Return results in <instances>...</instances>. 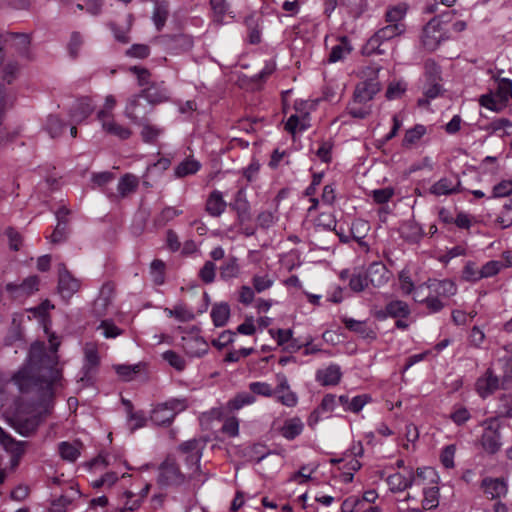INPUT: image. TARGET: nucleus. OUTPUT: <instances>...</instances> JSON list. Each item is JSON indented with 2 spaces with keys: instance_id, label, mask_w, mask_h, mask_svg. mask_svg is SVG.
Listing matches in <instances>:
<instances>
[{
  "instance_id": "nucleus-6",
  "label": "nucleus",
  "mask_w": 512,
  "mask_h": 512,
  "mask_svg": "<svg viewBox=\"0 0 512 512\" xmlns=\"http://www.w3.org/2000/svg\"><path fill=\"white\" fill-rule=\"evenodd\" d=\"M185 475L179 470L174 459L167 458L159 467L158 484L161 486L180 485L184 483Z\"/></svg>"
},
{
  "instance_id": "nucleus-25",
  "label": "nucleus",
  "mask_w": 512,
  "mask_h": 512,
  "mask_svg": "<svg viewBox=\"0 0 512 512\" xmlns=\"http://www.w3.org/2000/svg\"><path fill=\"white\" fill-rule=\"evenodd\" d=\"M316 378L323 385H335L341 378L340 367L337 365H330L323 370H319L316 374Z\"/></svg>"
},
{
  "instance_id": "nucleus-12",
  "label": "nucleus",
  "mask_w": 512,
  "mask_h": 512,
  "mask_svg": "<svg viewBox=\"0 0 512 512\" xmlns=\"http://www.w3.org/2000/svg\"><path fill=\"white\" fill-rule=\"evenodd\" d=\"M182 347L186 354L191 357H200L208 351L207 342L197 335L183 336Z\"/></svg>"
},
{
  "instance_id": "nucleus-35",
  "label": "nucleus",
  "mask_w": 512,
  "mask_h": 512,
  "mask_svg": "<svg viewBox=\"0 0 512 512\" xmlns=\"http://www.w3.org/2000/svg\"><path fill=\"white\" fill-rule=\"evenodd\" d=\"M138 186V179L134 175H124L118 183V192L121 197H126L130 193H133Z\"/></svg>"
},
{
  "instance_id": "nucleus-60",
  "label": "nucleus",
  "mask_w": 512,
  "mask_h": 512,
  "mask_svg": "<svg viewBox=\"0 0 512 512\" xmlns=\"http://www.w3.org/2000/svg\"><path fill=\"white\" fill-rule=\"evenodd\" d=\"M66 235H67V223L58 221V223L51 235V242L52 243H60L66 239Z\"/></svg>"
},
{
  "instance_id": "nucleus-17",
  "label": "nucleus",
  "mask_w": 512,
  "mask_h": 512,
  "mask_svg": "<svg viewBox=\"0 0 512 512\" xmlns=\"http://www.w3.org/2000/svg\"><path fill=\"white\" fill-rule=\"evenodd\" d=\"M99 121L101 123L103 131L108 135L115 136L120 140H126L130 138L132 135V131L130 128L119 124L114 120L113 117Z\"/></svg>"
},
{
  "instance_id": "nucleus-2",
  "label": "nucleus",
  "mask_w": 512,
  "mask_h": 512,
  "mask_svg": "<svg viewBox=\"0 0 512 512\" xmlns=\"http://www.w3.org/2000/svg\"><path fill=\"white\" fill-rule=\"evenodd\" d=\"M187 408L186 399H171L158 404L151 413V420L157 425H167L174 417Z\"/></svg>"
},
{
  "instance_id": "nucleus-52",
  "label": "nucleus",
  "mask_w": 512,
  "mask_h": 512,
  "mask_svg": "<svg viewBox=\"0 0 512 512\" xmlns=\"http://www.w3.org/2000/svg\"><path fill=\"white\" fill-rule=\"evenodd\" d=\"M255 401V397L250 393L238 394L234 399L229 402V406L232 409L238 410L244 405L252 404Z\"/></svg>"
},
{
  "instance_id": "nucleus-29",
  "label": "nucleus",
  "mask_w": 512,
  "mask_h": 512,
  "mask_svg": "<svg viewBox=\"0 0 512 512\" xmlns=\"http://www.w3.org/2000/svg\"><path fill=\"white\" fill-rule=\"evenodd\" d=\"M427 288L433 289V292L437 296L450 297L456 293V286L450 280L429 281L427 283Z\"/></svg>"
},
{
  "instance_id": "nucleus-47",
  "label": "nucleus",
  "mask_w": 512,
  "mask_h": 512,
  "mask_svg": "<svg viewBox=\"0 0 512 512\" xmlns=\"http://www.w3.org/2000/svg\"><path fill=\"white\" fill-rule=\"evenodd\" d=\"M216 265L212 261H206L199 271V277L204 283H212L215 279Z\"/></svg>"
},
{
  "instance_id": "nucleus-64",
  "label": "nucleus",
  "mask_w": 512,
  "mask_h": 512,
  "mask_svg": "<svg viewBox=\"0 0 512 512\" xmlns=\"http://www.w3.org/2000/svg\"><path fill=\"white\" fill-rule=\"evenodd\" d=\"M500 402V415L505 417H512V394L502 396Z\"/></svg>"
},
{
  "instance_id": "nucleus-5",
  "label": "nucleus",
  "mask_w": 512,
  "mask_h": 512,
  "mask_svg": "<svg viewBox=\"0 0 512 512\" xmlns=\"http://www.w3.org/2000/svg\"><path fill=\"white\" fill-rule=\"evenodd\" d=\"M81 282L75 278L67 269L65 264L58 265V292L65 300H69L76 292L79 291Z\"/></svg>"
},
{
  "instance_id": "nucleus-3",
  "label": "nucleus",
  "mask_w": 512,
  "mask_h": 512,
  "mask_svg": "<svg viewBox=\"0 0 512 512\" xmlns=\"http://www.w3.org/2000/svg\"><path fill=\"white\" fill-rule=\"evenodd\" d=\"M152 107L139 93L131 95L124 108L125 117L134 124H144L148 120V115L152 112Z\"/></svg>"
},
{
  "instance_id": "nucleus-58",
  "label": "nucleus",
  "mask_w": 512,
  "mask_h": 512,
  "mask_svg": "<svg viewBox=\"0 0 512 512\" xmlns=\"http://www.w3.org/2000/svg\"><path fill=\"white\" fill-rule=\"evenodd\" d=\"M100 329H103V334L106 338H115L119 336L122 331L113 322L104 320L101 322Z\"/></svg>"
},
{
  "instance_id": "nucleus-33",
  "label": "nucleus",
  "mask_w": 512,
  "mask_h": 512,
  "mask_svg": "<svg viewBox=\"0 0 512 512\" xmlns=\"http://www.w3.org/2000/svg\"><path fill=\"white\" fill-rule=\"evenodd\" d=\"M426 133V127L423 125H415L413 128L406 131L402 141V146L410 148L416 144Z\"/></svg>"
},
{
  "instance_id": "nucleus-51",
  "label": "nucleus",
  "mask_w": 512,
  "mask_h": 512,
  "mask_svg": "<svg viewBox=\"0 0 512 512\" xmlns=\"http://www.w3.org/2000/svg\"><path fill=\"white\" fill-rule=\"evenodd\" d=\"M406 91V83L402 80L392 82L386 90V98L396 99L399 98Z\"/></svg>"
},
{
  "instance_id": "nucleus-43",
  "label": "nucleus",
  "mask_w": 512,
  "mask_h": 512,
  "mask_svg": "<svg viewBox=\"0 0 512 512\" xmlns=\"http://www.w3.org/2000/svg\"><path fill=\"white\" fill-rule=\"evenodd\" d=\"M438 487H430L424 491V499L422 501L423 509L430 510L438 506Z\"/></svg>"
},
{
  "instance_id": "nucleus-44",
  "label": "nucleus",
  "mask_w": 512,
  "mask_h": 512,
  "mask_svg": "<svg viewBox=\"0 0 512 512\" xmlns=\"http://www.w3.org/2000/svg\"><path fill=\"white\" fill-rule=\"evenodd\" d=\"M274 281L267 274L266 275H254L252 278V285L256 292L261 293L270 287H272Z\"/></svg>"
},
{
  "instance_id": "nucleus-42",
  "label": "nucleus",
  "mask_w": 512,
  "mask_h": 512,
  "mask_svg": "<svg viewBox=\"0 0 512 512\" xmlns=\"http://www.w3.org/2000/svg\"><path fill=\"white\" fill-rule=\"evenodd\" d=\"M142 125L141 137L142 140L146 143H153L162 133V129L151 125L148 123V120L144 122Z\"/></svg>"
},
{
  "instance_id": "nucleus-28",
  "label": "nucleus",
  "mask_w": 512,
  "mask_h": 512,
  "mask_svg": "<svg viewBox=\"0 0 512 512\" xmlns=\"http://www.w3.org/2000/svg\"><path fill=\"white\" fill-rule=\"evenodd\" d=\"M382 30L376 32L364 45L362 49L363 55L366 57L381 56L382 50L381 45L383 42V36L381 35Z\"/></svg>"
},
{
  "instance_id": "nucleus-22",
  "label": "nucleus",
  "mask_w": 512,
  "mask_h": 512,
  "mask_svg": "<svg viewBox=\"0 0 512 512\" xmlns=\"http://www.w3.org/2000/svg\"><path fill=\"white\" fill-rule=\"evenodd\" d=\"M203 442L200 439H191L179 446V450L187 455V460L191 459L197 464L200 462Z\"/></svg>"
},
{
  "instance_id": "nucleus-53",
  "label": "nucleus",
  "mask_w": 512,
  "mask_h": 512,
  "mask_svg": "<svg viewBox=\"0 0 512 512\" xmlns=\"http://www.w3.org/2000/svg\"><path fill=\"white\" fill-rule=\"evenodd\" d=\"M350 288L355 292L362 291L365 287H368V281L366 274L363 276L361 273H354L351 275L349 280Z\"/></svg>"
},
{
  "instance_id": "nucleus-20",
  "label": "nucleus",
  "mask_w": 512,
  "mask_h": 512,
  "mask_svg": "<svg viewBox=\"0 0 512 512\" xmlns=\"http://www.w3.org/2000/svg\"><path fill=\"white\" fill-rule=\"evenodd\" d=\"M94 110L92 102L88 98L80 99L71 109L70 116L76 123L85 120Z\"/></svg>"
},
{
  "instance_id": "nucleus-39",
  "label": "nucleus",
  "mask_w": 512,
  "mask_h": 512,
  "mask_svg": "<svg viewBox=\"0 0 512 512\" xmlns=\"http://www.w3.org/2000/svg\"><path fill=\"white\" fill-rule=\"evenodd\" d=\"M239 274V265L237 263L236 257H230L227 261L220 267V277L224 280H228L231 278L237 277Z\"/></svg>"
},
{
  "instance_id": "nucleus-13",
  "label": "nucleus",
  "mask_w": 512,
  "mask_h": 512,
  "mask_svg": "<svg viewBox=\"0 0 512 512\" xmlns=\"http://www.w3.org/2000/svg\"><path fill=\"white\" fill-rule=\"evenodd\" d=\"M440 20L431 19L423 30L422 42L428 50H434L440 43L441 34L439 31Z\"/></svg>"
},
{
  "instance_id": "nucleus-14",
  "label": "nucleus",
  "mask_w": 512,
  "mask_h": 512,
  "mask_svg": "<svg viewBox=\"0 0 512 512\" xmlns=\"http://www.w3.org/2000/svg\"><path fill=\"white\" fill-rule=\"evenodd\" d=\"M140 94L153 108L154 105L163 103L169 99L168 90L158 83H151L148 87L142 89Z\"/></svg>"
},
{
  "instance_id": "nucleus-34",
  "label": "nucleus",
  "mask_w": 512,
  "mask_h": 512,
  "mask_svg": "<svg viewBox=\"0 0 512 512\" xmlns=\"http://www.w3.org/2000/svg\"><path fill=\"white\" fill-rule=\"evenodd\" d=\"M233 208L237 212L238 220L241 223L248 221L250 219V206L248 201L243 198V191L240 190L237 193L236 201Z\"/></svg>"
},
{
  "instance_id": "nucleus-8",
  "label": "nucleus",
  "mask_w": 512,
  "mask_h": 512,
  "mask_svg": "<svg viewBox=\"0 0 512 512\" xmlns=\"http://www.w3.org/2000/svg\"><path fill=\"white\" fill-rule=\"evenodd\" d=\"M485 429L481 437L483 449L489 454L496 453L501 447L498 419L493 418L485 422Z\"/></svg>"
},
{
  "instance_id": "nucleus-21",
  "label": "nucleus",
  "mask_w": 512,
  "mask_h": 512,
  "mask_svg": "<svg viewBox=\"0 0 512 512\" xmlns=\"http://www.w3.org/2000/svg\"><path fill=\"white\" fill-rule=\"evenodd\" d=\"M460 180L453 182L451 179L442 178L431 186L430 192L436 196L450 195L460 191Z\"/></svg>"
},
{
  "instance_id": "nucleus-61",
  "label": "nucleus",
  "mask_w": 512,
  "mask_h": 512,
  "mask_svg": "<svg viewBox=\"0 0 512 512\" xmlns=\"http://www.w3.org/2000/svg\"><path fill=\"white\" fill-rule=\"evenodd\" d=\"M235 336V333L230 330L223 331L219 337L212 341L213 346H215L218 349H222L223 347L227 346L228 344L233 342V338Z\"/></svg>"
},
{
  "instance_id": "nucleus-26",
  "label": "nucleus",
  "mask_w": 512,
  "mask_h": 512,
  "mask_svg": "<svg viewBox=\"0 0 512 512\" xmlns=\"http://www.w3.org/2000/svg\"><path fill=\"white\" fill-rule=\"evenodd\" d=\"M278 430L284 438L293 440L302 432L303 423L299 418L287 419Z\"/></svg>"
},
{
  "instance_id": "nucleus-23",
  "label": "nucleus",
  "mask_w": 512,
  "mask_h": 512,
  "mask_svg": "<svg viewBox=\"0 0 512 512\" xmlns=\"http://www.w3.org/2000/svg\"><path fill=\"white\" fill-rule=\"evenodd\" d=\"M380 91V85L372 81L364 82L356 87L354 92L355 102L363 103L373 98V95Z\"/></svg>"
},
{
  "instance_id": "nucleus-11",
  "label": "nucleus",
  "mask_w": 512,
  "mask_h": 512,
  "mask_svg": "<svg viewBox=\"0 0 512 512\" xmlns=\"http://www.w3.org/2000/svg\"><path fill=\"white\" fill-rule=\"evenodd\" d=\"M410 315L408 304L401 300H392L386 304V316L397 318L395 326L399 329L408 327V323L403 319Z\"/></svg>"
},
{
  "instance_id": "nucleus-7",
  "label": "nucleus",
  "mask_w": 512,
  "mask_h": 512,
  "mask_svg": "<svg viewBox=\"0 0 512 512\" xmlns=\"http://www.w3.org/2000/svg\"><path fill=\"white\" fill-rule=\"evenodd\" d=\"M403 460H397L396 465L400 471L391 473L386 478V483L391 492H401L408 488L413 481V472L410 468L403 466Z\"/></svg>"
},
{
  "instance_id": "nucleus-19",
  "label": "nucleus",
  "mask_w": 512,
  "mask_h": 512,
  "mask_svg": "<svg viewBox=\"0 0 512 512\" xmlns=\"http://www.w3.org/2000/svg\"><path fill=\"white\" fill-rule=\"evenodd\" d=\"M39 278L37 276H29L20 285L13 283L7 284L6 288L10 292H16L17 296L30 295L38 290Z\"/></svg>"
},
{
  "instance_id": "nucleus-62",
  "label": "nucleus",
  "mask_w": 512,
  "mask_h": 512,
  "mask_svg": "<svg viewBox=\"0 0 512 512\" xmlns=\"http://www.w3.org/2000/svg\"><path fill=\"white\" fill-rule=\"evenodd\" d=\"M399 283H400V289L405 294H410L414 289L413 281L410 278V275L407 271L403 270L399 273L398 276Z\"/></svg>"
},
{
  "instance_id": "nucleus-63",
  "label": "nucleus",
  "mask_w": 512,
  "mask_h": 512,
  "mask_svg": "<svg viewBox=\"0 0 512 512\" xmlns=\"http://www.w3.org/2000/svg\"><path fill=\"white\" fill-rule=\"evenodd\" d=\"M512 193V181L506 180L502 181L501 183L497 184L493 188V196L494 197H504L508 196Z\"/></svg>"
},
{
  "instance_id": "nucleus-10",
  "label": "nucleus",
  "mask_w": 512,
  "mask_h": 512,
  "mask_svg": "<svg viewBox=\"0 0 512 512\" xmlns=\"http://www.w3.org/2000/svg\"><path fill=\"white\" fill-rule=\"evenodd\" d=\"M85 364L83 366L84 374L79 382L82 386L92 383V371L99 365V356L97 348L92 344H87L84 349Z\"/></svg>"
},
{
  "instance_id": "nucleus-41",
  "label": "nucleus",
  "mask_w": 512,
  "mask_h": 512,
  "mask_svg": "<svg viewBox=\"0 0 512 512\" xmlns=\"http://www.w3.org/2000/svg\"><path fill=\"white\" fill-rule=\"evenodd\" d=\"M47 131L52 138L60 136L66 128L65 123L55 115H50L47 119Z\"/></svg>"
},
{
  "instance_id": "nucleus-40",
  "label": "nucleus",
  "mask_w": 512,
  "mask_h": 512,
  "mask_svg": "<svg viewBox=\"0 0 512 512\" xmlns=\"http://www.w3.org/2000/svg\"><path fill=\"white\" fill-rule=\"evenodd\" d=\"M342 322L345 324L346 328L360 334L362 337H370V331L366 326V323L363 321H358L352 318L344 317Z\"/></svg>"
},
{
  "instance_id": "nucleus-15",
  "label": "nucleus",
  "mask_w": 512,
  "mask_h": 512,
  "mask_svg": "<svg viewBox=\"0 0 512 512\" xmlns=\"http://www.w3.org/2000/svg\"><path fill=\"white\" fill-rule=\"evenodd\" d=\"M113 292L114 287L111 284L106 283L102 286L99 297L95 300L92 308V312L96 317H103L107 314Z\"/></svg>"
},
{
  "instance_id": "nucleus-37",
  "label": "nucleus",
  "mask_w": 512,
  "mask_h": 512,
  "mask_svg": "<svg viewBox=\"0 0 512 512\" xmlns=\"http://www.w3.org/2000/svg\"><path fill=\"white\" fill-rule=\"evenodd\" d=\"M351 49L352 48L349 46L347 38L343 37L341 39V43L332 48L328 61L330 63H335L342 60L347 54L350 53Z\"/></svg>"
},
{
  "instance_id": "nucleus-49",
  "label": "nucleus",
  "mask_w": 512,
  "mask_h": 512,
  "mask_svg": "<svg viewBox=\"0 0 512 512\" xmlns=\"http://www.w3.org/2000/svg\"><path fill=\"white\" fill-rule=\"evenodd\" d=\"M83 43V36L79 32H73L68 43V51L70 56L76 58L79 55V51Z\"/></svg>"
},
{
  "instance_id": "nucleus-54",
  "label": "nucleus",
  "mask_w": 512,
  "mask_h": 512,
  "mask_svg": "<svg viewBox=\"0 0 512 512\" xmlns=\"http://www.w3.org/2000/svg\"><path fill=\"white\" fill-rule=\"evenodd\" d=\"M429 85H430L429 88H427L425 91L426 98H422V99L418 100L419 106L427 105L429 102V99H433V98L437 97L441 92V86L439 85V81L429 82Z\"/></svg>"
},
{
  "instance_id": "nucleus-24",
  "label": "nucleus",
  "mask_w": 512,
  "mask_h": 512,
  "mask_svg": "<svg viewBox=\"0 0 512 512\" xmlns=\"http://www.w3.org/2000/svg\"><path fill=\"white\" fill-rule=\"evenodd\" d=\"M210 6L213 13V21L219 25L224 23V18L229 15L234 18L233 12L226 0H210Z\"/></svg>"
},
{
  "instance_id": "nucleus-32",
  "label": "nucleus",
  "mask_w": 512,
  "mask_h": 512,
  "mask_svg": "<svg viewBox=\"0 0 512 512\" xmlns=\"http://www.w3.org/2000/svg\"><path fill=\"white\" fill-rule=\"evenodd\" d=\"M201 165L198 161L187 158L181 163L177 165L174 170L175 176L178 178H183L188 175L195 174L200 169Z\"/></svg>"
},
{
  "instance_id": "nucleus-9",
  "label": "nucleus",
  "mask_w": 512,
  "mask_h": 512,
  "mask_svg": "<svg viewBox=\"0 0 512 512\" xmlns=\"http://www.w3.org/2000/svg\"><path fill=\"white\" fill-rule=\"evenodd\" d=\"M502 386L500 379L495 375L491 368H488L485 373L476 381L475 388L480 397L486 398L493 394Z\"/></svg>"
},
{
  "instance_id": "nucleus-36",
  "label": "nucleus",
  "mask_w": 512,
  "mask_h": 512,
  "mask_svg": "<svg viewBox=\"0 0 512 512\" xmlns=\"http://www.w3.org/2000/svg\"><path fill=\"white\" fill-rule=\"evenodd\" d=\"M59 453L62 459L74 462L80 455L79 444H71L69 442H61L59 444Z\"/></svg>"
},
{
  "instance_id": "nucleus-1",
  "label": "nucleus",
  "mask_w": 512,
  "mask_h": 512,
  "mask_svg": "<svg viewBox=\"0 0 512 512\" xmlns=\"http://www.w3.org/2000/svg\"><path fill=\"white\" fill-rule=\"evenodd\" d=\"M52 352L46 353L43 345L35 343L31 346L28 364L19 370L13 380L22 392L32 387L43 390L44 398H52L53 386L61 379V371L57 368L56 351L59 343L50 339Z\"/></svg>"
},
{
  "instance_id": "nucleus-56",
  "label": "nucleus",
  "mask_w": 512,
  "mask_h": 512,
  "mask_svg": "<svg viewBox=\"0 0 512 512\" xmlns=\"http://www.w3.org/2000/svg\"><path fill=\"white\" fill-rule=\"evenodd\" d=\"M11 40L13 41V45L20 50L21 52H25L30 44V37L24 33H11Z\"/></svg>"
},
{
  "instance_id": "nucleus-50",
  "label": "nucleus",
  "mask_w": 512,
  "mask_h": 512,
  "mask_svg": "<svg viewBox=\"0 0 512 512\" xmlns=\"http://www.w3.org/2000/svg\"><path fill=\"white\" fill-rule=\"evenodd\" d=\"M163 359L178 371H182L185 368L184 359L172 350L164 352Z\"/></svg>"
},
{
  "instance_id": "nucleus-30",
  "label": "nucleus",
  "mask_w": 512,
  "mask_h": 512,
  "mask_svg": "<svg viewBox=\"0 0 512 512\" xmlns=\"http://www.w3.org/2000/svg\"><path fill=\"white\" fill-rule=\"evenodd\" d=\"M230 317V306L227 303H217L212 307L211 318L216 327L224 326Z\"/></svg>"
},
{
  "instance_id": "nucleus-4",
  "label": "nucleus",
  "mask_w": 512,
  "mask_h": 512,
  "mask_svg": "<svg viewBox=\"0 0 512 512\" xmlns=\"http://www.w3.org/2000/svg\"><path fill=\"white\" fill-rule=\"evenodd\" d=\"M407 12L405 4H398L386 11V40L402 35L406 26L403 19Z\"/></svg>"
},
{
  "instance_id": "nucleus-38",
  "label": "nucleus",
  "mask_w": 512,
  "mask_h": 512,
  "mask_svg": "<svg viewBox=\"0 0 512 512\" xmlns=\"http://www.w3.org/2000/svg\"><path fill=\"white\" fill-rule=\"evenodd\" d=\"M0 443L7 451H10L16 455H20L24 452V444L15 441L13 438L7 435L2 428H0Z\"/></svg>"
},
{
  "instance_id": "nucleus-59",
  "label": "nucleus",
  "mask_w": 512,
  "mask_h": 512,
  "mask_svg": "<svg viewBox=\"0 0 512 512\" xmlns=\"http://www.w3.org/2000/svg\"><path fill=\"white\" fill-rule=\"evenodd\" d=\"M512 96V82L509 79H502L498 86V97L502 102H507Z\"/></svg>"
},
{
  "instance_id": "nucleus-18",
  "label": "nucleus",
  "mask_w": 512,
  "mask_h": 512,
  "mask_svg": "<svg viewBox=\"0 0 512 512\" xmlns=\"http://www.w3.org/2000/svg\"><path fill=\"white\" fill-rule=\"evenodd\" d=\"M482 488L484 489V493L491 499L500 498L507 493V485L500 478H485L482 481Z\"/></svg>"
},
{
  "instance_id": "nucleus-46",
  "label": "nucleus",
  "mask_w": 512,
  "mask_h": 512,
  "mask_svg": "<svg viewBox=\"0 0 512 512\" xmlns=\"http://www.w3.org/2000/svg\"><path fill=\"white\" fill-rule=\"evenodd\" d=\"M116 103V98L113 95L106 96L103 108L97 113V119L105 120L106 118L113 117L112 111Z\"/></svg>"
},
{
  "instance_id": "nucleus-45",
  "label": "nucleus",
  "mask_w": 512,
  "mask_h": 512,
  "mask_svg": "<svg viewBox=\"0 0 512 512\" xmlns=\"http://www.w3.org/2000/svg\"><path fill=\"white\" fill-rule=\"evenodd\" d=\"M151 274L153 276V281L157 285H161L164 283V269L165 264L162 260L155 259L151 265Z\"/></svg>"
},
{
  "instance_id": "nucleus-57",
  "label": "nucleus",
  "mask_w": 512,
  "mask_h": 512,
  "mask_svg": "<svg viewBox=\"0 0 512 512\" xmlns=\"http://www.w3.org/2000/svg\"><path fill=\"white\" fill-rule=\"evenodd\" d=\"M269 333L272 335L274 339H276L278 345L280 346L287 344L291 340L293 335V332L290 329H278L277 331L271 329L269 330Z\"/></svg>"
},
{
  "instance_id": "nucleus-16",
  "label": "nucleus",
  "mask_w": 512,
  "mask_h": 512,
  "mask_svg": "<svg viewBox=\"0 0 512 512\" xmlns=\"http://www.w3.org/2000/svg\"><path fill=\"white\" fill-rule=\"evenodd\" d=\"M158 41L172 50L186 51L193 46L192 37L185 34L163 35L158 38Z\"/></svg>"
},
{
  "instance_id": "nucleus-55",
  "label": "nucleus",
  "mask_w": 512,
  "mask_h": 512,
  "mask_svg": "<svg viewBox=\"0 0 512 512\" xmlns=\"http://www.w3.org/2000/svg\"><path fill=\"white\" fill-rule=\"evenodd\" d=\"M129 71L136 75L139 86L150 85V72L143 67L131 66Z\"/></svg>"
},
{
  "instance_id": "nucleus-27",
  "label": "nucleus",
  "mask_w": 512,
  "mask_h": 512,
  "mask_svg": "<svg viewBox=\"0 0 512 512\" xmlns=\"http://www.w3.org/2000/svg\"><path fill=\"white\" fill-rule=\"evenodd\" d=\"M226 208V202L222 198V194L219 191H213L207 202L206 211L214 217L220 216Z\"/></svg>"
},
{
  "instance_id": "nucleus-48",
  "label": "nucleus",
  "mask_w": 512,
  "mask_h": 512,
  "mask_svg": "<svg viewBox=\"0 0 512 512\" xmlns=\"http://www.w3.org/2000/svg\"><path fill=\"white\" fill-rule=\"evenodd\" d=\"M167 17H168V10H167L166 6L156 5L152 18H153V22L158 31H160L164 27Z\"/></svg>"
},
{
  "instance_id": "nucleus-31",
  "label": "nucleus",
  "mask_w": 512,
  "mask_h": 512,
  "mask_svg": "<svg viewBox=\"0 0 512 512\" xmlns=\"http://www.w3.org/2000/svg\"><path fill=\"white\" fill-rule=\"evenodd\" d=\"M366 277L368 284L373 287H382L384 285V264L372 263L366 272Z\"/></svg>"
}]
</instances>
